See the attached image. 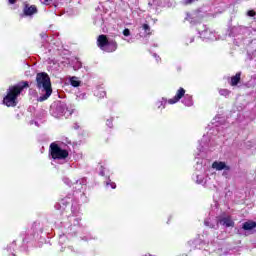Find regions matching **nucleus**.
<instances>
[{
    "mask_svg": "<svg viewBox=\"0 0 256 256\" xmlns=\"http://www.w3.org/2000/svg\"><path fill=\"white\" fill-rule=\"evenodd\" d=\"M36 87L41 94V96L38 97L37 101H47V99L51 97L53 89L51 88V78H49V75H47V73L42 72L37 74Z\"/></svg>",
    "mask_w": 256,
    "mask_h": 256,
    "instance_id": "obj_1",
    "label": "nucleus"
},
{
    "mask_svg": "<svg viewBox=\"0 0 256 256\" xmlns=\"http://www.w3.org/2000/svg\"><path fill=\"white\" fill-rule=\"evenodd\" d=\"M28 87L29 82L27 81H22L14 86H10L3 99V104L6 105V107H16L19 95L23 93L24 89H28Z\"/></svg>",
    "mask_w": 256,
    "mask_h": 256,
    "instance_id": "obj_2",
    "label": "nucleus"
},
{
    "mask_svg": "<svg viewBox=\"0 0 256 256\" xmlns=\"http://www.w3.org/2000/svg\"><path fill=\"white\" fill-rule=\"evenodd\" d=\"M185 96V88L180 87L176 90L175 96L173 98L167 99L165 97L160 98L156 101V107L158 109H165V107L168 105H176V103H179L181 99Z\"/></svg>",
    "mask_w": 256,
    "mask_h": 256,
    "instance_id": "obj_3",
    "label": "nucleus"
},
{
    "mask_svg": "<svg viewBox=\"0 0 256 256\" xmlns=\"http://www.w3.org/2000/svg\"><path fill=\"white\" fill-rule=\"evenodd\" d=\"M52 159L63 160L69 157V149L63 143H52L50 145Z\"/></svg>",
    "mask_w": 256,
    "mask_h": 256,
    "instance_id": "obj_4",
    "label": "nucleus"
},
{
    "mask_svg": "<svg viewBox=\"0 0 256 256\" xmlns=\"http://www.w3.org/2000/svg\"><path fill=\"white\" fill-rule=\"evenodd\" d=\"M97 46L101 51H105V53L117 51V42H115V40H109L106 35L98 36Z\"/></svg>",
    "mask_w": 256,
    "mask_h": 256,
    "instance_id": "obj_5",
    "label": "nucleus"
},
{
    "mask_svg": "<svg viewBox=\"0 0 256 256\" xmlns=\"http://www.w3.org/2000/svg\"><path fill=\"white\" fill-rule=\"evenodd\" d=\"M195 177V182L198 185H203V187H206L207 189H215V184H210L205 174H196Z\"/></svg>",
    "mask_w": 256,
    "mask_h": 256,
    "instance_id": "obj_6",
    "label": "nucleus"
},
{
    "mask_svg": "<svg viewBox=\"0 0 256 256\" xmlns=\"http://www.w3.org/2000/svg\"><path fill=\"white\" fill-rule=\"evenodd\" d=\"M37 13V6L36 5H30V4H25L23 8V14L26 17H33V15H36Z\"/></svg>",
    "mask_w": 256,
    "mask_h": 256,
    "instance_id": "obj_7",
    "label": "nucleus"
},
{
    "mask_svg": "<svg viewBox=\"0 0 256 256\" xmlns=\"http://www.w3.org/2000/svg\"><path fill=\"white\" fill-rule=\"evenodd\" d=\"M212 169L215 171H229V165L223 161H214L212 163Z\"/></svg>",
    "mask_w": 256,
    "mask_h": 256,
    "instance_id": "obj_8",
    "label": "nucleus"
},
{
    "mask_svg": "<svg viewBox=\"0 0 256 256\" xmlns=\"http://www.w3.org/2000/svg\"><path fill=\"white\" fill-rule=\"evenodd\" d=\"M200 37L202 39H206L207 41H215L217 40V36L215 35V32L206 29L200 33Z\"/></svg>",
    "mask_w": 256,
    "mask_h": 256,
    "instance_id": "obj_9",
    "label": "nucleus"
},
{
    "mask_svg": "<svg viewBox=\"0 0 256 256\" xmlns=\"http://www.w3.org/2000/svg\"><path fill=\"white\" fill-rule=\"evenodd\" d=\"M187 91L184 89V96L181 98L185 107H193V97L189 94H185Z\"/></svg>",
    "mask_w": 256,
    "mask_h": 256,
    "instance_id": "obj_10",
    "label": "nucleus"
},
{
    "mask_svg": "<svg viewBox=\"0 0 256 256\" xmlns=\"http://www.w3.org/2000/svg\"><path fill=\"white\" fill-rule=\"evenodd\" d=\"M68 81L72 87H81V80L79 77L76 76H70L68 77Z\"/></svg>",
    "mask_w": 256,
    "mask_h": 256,
    "instance_id": "obj_11",
    "label": "nucleus"
},
{
    "mask_svg": "<svg viewBox=\"0 0 256 256\" xmlns=\"http://www.w3.org/2000/svg\"><path fill=\"white\" fill-rule=\"evenodd\" d=\"M220 225H223L224 227H233L235 223L230 217H225L219 220Z\"/></svg>",
    "mask_w": 256,
    "mask_h": 256,
    "instance_id": "obj_12",
    "label": "nucleus"
},
{
    "mask_svg": "<svg viewBox=\"0 0 256 256\" xmlns=\"http://www.w3.org/2000/svg\"><path fill=\"white\" fill-rule=\"evenodd\" d=\"M241 81V72L236 73L235 76L231 77L230 85L232 87H235L238 85V83Z\"/></svg>",
    "mask_w": 256,
    "mask_h": 256,
    "instance_id": "obj_13",
    "label": "nucleus"
},
{
    "mask_svg": "<svg viewBox=\"0 0 256 256\" xmlns=\"http://www.w3.org/2000/svg\"><path fill=\"white\" fill-rule=\"evenodd\" d=\"M256 227V223L253 221H247L243 224L242 229H244V231H253V229H255Z\"/></svg>",
    "mask_w": 256,
    "mask_h": 256,
    "instance_id": "obj_14",
    "label": "nucleus"
},
{
    "mask_svg": "<svg viewBox=\"0 0 256 256\" xmlns=\"http://www.w3.org/2000/svg\"><path fill=\"white\" fill-rule=\"evenodd\" d=\"M142 31H144L145 35H149L151 33V26L149 24H142Z\"/></svg>",
    "mask_w": 256,
    "mask_h": 256,
    "instance_id": "obj_15",
    "label": "nucleus"
},
{
    "mask_svg": "<svg viewBox=\"0 0 256 256\" xmlns=\"http://www.w3.org/2000/svg\"><path fill=\"white\" fill-rule=\"evenodd\" d=\"M219 95H221L222 97H229V95H231V91L227 89H220Z\"/></svg>",
    "mask_w": 256,
    "mask_h": 256,
    "instance_id": "obj_16",
    "label": "nucleus"
},
{
    "mask_svg": "<svg viewBox=\"0 0 256 256\" xmlns=\"http://www.w3.org/2000/svg\"><path fill=\"white\" fill-rule=\"evenodd\" d=\"M106 187H110V189H116L117 184H115V182H111V180H109L108 182H106Z\"/></svg>",
    "mask_w": 256,
    "mask_h": 256,
    "instance_id": "obj_17",
    "label": "nucleus"
},
{
    "mask_svg": "<svg viewBox=\"0 0 256 256\" xmlns=\"http://www.w3.org/2000/svg\"><path fill=\"white\" fill-rule=\"evenodd\" d=\"M106 126L109 127V129H113V118H108L106 120Z\"/></svg>",
    "mask_w": 256,
    "mask_h": 256,
    "instance_id": "obj_18",
    "label": "nucleus"
},
{
    "mask_svg": "<svg viewBox=\"0 0 256 256\" xmlns=\"http://www.w3.org/2000/svg\"><path fill=\"white\" fill-rule=\"evenodd\" d=\"M76 99L77 101H83L87 99V95L85 93H81L80 95H77Z\"/></svg>",
    "mask_w": 256,
    "mask_h": 256,
    "instance_id": "obj_19",
    "label": "nucleus"
},
{
    "mask_svg": "<svg viewBox=\"0 0 256 256\" xmlns=\"http://www.w3.org/2000/svg\"><path fill=\"white\" fill-rule=\"evenodd\" d=\"M122 33L124 37H131V30L129 28H125Z\"/></svg>",
    "mask_w": 256,
    "mask_h": 256,
    "instance_id": "obj_20",
    "label": "nucleus"
},
{
    "mask_svg": "<svg viewBox=\"0 0 256 256\" xmlns=\"http://www.w3.org/2000/svg\"><path fill=\"white\" fill-rule=\"evenodd\" d=\"M204 225H206V227H210L211 229H213V227H215V225L212 224L209 220H205Z\"/></svg>",
    "mask_w": 256,
    "mask_h": 256,
    "instance_id": "obj_21",
    "label": "nucleus"
},
{
    "mask_svg": "<svg viewBox=\"0 0 256 256\" xmlns=\"http://www.w3.org/2000/svg\"><path fill=\"white\" fill-rule=\"evenodd\" d=\"M248 16L255 17V11H253V10L248 11Z\"/></svg>",
    "mask_w": 256,
    "mask_h": 256,
    "instance_id": "obj_22",
    "label": "nucleus"
},
{
    "mask_svg": "<svg viewBox=\"0 0 256 256\" xmlns=\"http://www.w3.org/2000/svg\"><path fill=\"white\" fill-rule=\"evenodd\" d=\"M123 41H126V43H133V38L127 39V38H122Z\"/></svg>",
    "mask_w": 256,
    "mask_h": 256,
    "instance_id": "obj_23",
    "label": "nucleus"
},
{
    "mask_svg": "<svg viewBox=\"0 0 256 256\" xmlns=\"http://www.w3.org/2000/svg\"><path fill=\"white\" fill-rule=\"evenodd\" d=\"M8 3L10 5H15V3H17V0H8Z\"/></svg>",
    "mask_w": 256,
    "mask_h": 256,
    "instance_id": "obj_24",
    "label": "nucleus"
},
{
    "mask_svg": "<svg viewBox=\"0 0 256 256\" xmlns=\"http://www.w3.org/2000/svg\"><path fill=\"white\" fill-rule=\"evenodd\" d=\"M195 0H184L185 5H189V3H193Z\"/></svg>",
    "mask_w": 256,
    "mask_h": 256,
    "instance_id": "obj_25",
    "label": "nucleus"
},
{
    "mask_svg": "<svg viewBox=\"0 0 256 256\" xmlns=\"http://www.w3.org/2000/svg\"><path fill=\"white\" fill-rule=\"evenodd\" d=\"M60 115H63V109H61V110L55 115V117H60Z\"/></svg>",
    "mask_w": 256,
    "mask_h": 256,
    "instance_id": "obj_26",
    "label": "nucleus"
},
{
    "mask_svg": "<svg viewBox=\"0 0 256 256\" xmlns=\"http://www.w3.org/2000/svg\"><path fill=\"white\" fill-rule=\"evenodd\" d=\"M41 1V3H43L44 5H47V3H49V1H51V0H40Z\"/></svg>",
    "mask_w": 256,
    "mask_h": 256,
    "instance_id": "obj_27",
    "label": "nucleus"
},
{
    "mask_svg": "<svg viewBox=\"0 0 256 256\" xmlns=\"http://www.w3.org/2000/svg\"><path fill=\"white\" fill-rule=\"evenodd\" d=\"M154 57H156V61H159V56H157V55H154Z\"/></svg>",
    "mask_w": 256,
    "mask_h": 256,
    "instance_id": "obj_28",
    "label": "nucleus"
},
{
    "mask_svg": "<svg viewBox=\"0 0 256 256\" xmlns=\"http://www.w3.org/2000/svg\"><path fill=\"white\" fill-rule=\"evenodd\" d=\"M102 97H105V92H102Z\"/></svg>",
    "mask_w": 256,
    "mask_h": 256,
    "instance_id": "obj_29",
    "label": "nucleus"
},
{
    "mask_svg": "<svg viewBox=\"0 0 256 256\" xmlns=\"http://www.w3.org/2000/svg\"><path fill=\"white\" fill-rule=\"evenodd\" d=\"M77 183H81V181H77Z\"/></svg>",
    "mask_w": 256,
    "mask_h": 256,
    "instance_id": "obj_30",
    "label": "nucleus"
},
{
    "mask_svg": "<svg viewBox=\"0 0 256 256\" xmlns=\"http://www.w3.org/2000/svg\"><path fill=\"white\" fill-rule=\"evenodd\" d=\"M77 183H81V181H77Z\"/></svg>",
    "mask_w": 256,
    "mask_h": 256,
    "instance_id": "obj_31",
    "label": "nucleus"
},
{
    "mask_svg": "<svg viewBox=\"0 0 256 256\" xmlns=\"http://www.w3.org/2000/svg\"><path fill=\"white\" fill-rule=\"evenodd\" d=\"M101 175H104L103 172H101Z\"/></svg>",
    "mask_w": 256,
    "mask_h": 256,
    "instance_id": "obj_32",
    "label": "nucleus"
}]
</instances>
